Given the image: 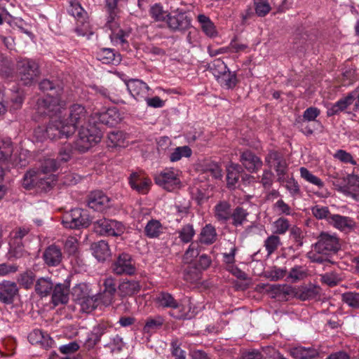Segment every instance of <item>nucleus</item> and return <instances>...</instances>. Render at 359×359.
I'll return each instance as SVG.
<instances>
[{"instance_id":"nucleus-1","label":"nucleus","mask_w":359,"mask_h":359,"mask_svg":"<svg viewBox=\"0 0 359 359\" xmlns=\"http://www.w3.org/2000/svg\"><path fill=\"white\" fill-rule=\"evenodd\" d=\"M341 248L339 238L334 234L321 232L317 237V241L312 245L308 252V257L311 262L318 264H334L332 257Z\"/></svg>"},{"instance_id":"nucleus-2","label":"nucleus","mask_w":359,"mask_h":359,"mask_svg":"<svg viewBox=\"0 0 359 359\" xmlns=\"http://www.w3.org/2000/svg\"><path fill=\"white\" fill-rule=\"evenodd\" d=\"M43 133V137H47L52 140L68 138L74 133V128L72 126H67L60 119L58 116L50 118L45 129L39 127L35 133Z\"/></svg>"},{"instance_id":"nucleus-3","label":"nucleus","mask_w":359,"mask_h":359,"mask_svg":"<svg viewBox=\"0 0 359 359\" xmlns=\"http://www.w3.org/2000/svg\"><path fill=\"white\" fill-rule=\"evenodd\" d=\"M29 228L20 226L12 230L9 234L8 259H20L28 255L24 248L23 238L29 233Z\"/></svg>"},{"instance_id":"nucleus-4","label":"nucleus","mask_w":359,"mask_h":359,"mask_svg":"<svg viewBox=\"0 0 359 359\" xmlns=\"http://www.w3.org/2000/svg\"><path fill=\"white\" fill-rule=\"evenodd\" d=\"M62 104L60 97H55L54 94H48L37 99L34 109L39 116H48L52 118L60 114Z\"/></svg>"},{"instance_id":"nucleus-5","label":"nucleus","mask_w":359,"mask_h":359,"mask_svg":"<svg viewBox=\"0 0 359 359\" xmlns=\"http://www.w3.org/2000/svg\"><path fill=\"white\" fill-rule=\"evenodd\" d=\"M17 74L24 85H31L40 74L39 66L33 60L23 58L18 60Z\"/></svg>"},{"instance_id":"nucleus-6","label":"nucleus","mask_w":359,"mask_h":359,"mask_svg":"<svg viewBox=\"0 0 359 359\" xmlns=\"http://www.w3.org/2000/svg\"><path fill=\"white\" fill-rule=\"evenodd\" d=\"M102 137V133L97 126L82 127L75 142L76 149L81 152L88 150L93 144L99 142Z\"/></svg>"},{"instance_id":"nucleus-7","label":"nucleus","mask_w":359,"mask_h":359,"mask_svg":"<svg viewBox=\"0 0 359 359\" xmlns=\"http://www.w3.org/2000/svg\"><path fill=\"white\" fill-rule=\"evenodd\" d=\"M68 13L77 21L75 32L79 36H86L88 34H91L88 13L79 2L70 0Z\"/></svg>"},{"instance_id":"nucleus-8","label":"nucleus","mask_w":359,"mask_h":359,"mask_svg":"<svg viewBox=\"0 0 359 359\" xmlns=\"http://www.w3.org/2000/svg\"><path fill=\"white\" fill-rule=\"evenodd\" d=\"M93 228L97 234L107 236H121L125 230V226L121 222L106 218L95 221Z\"/></svg>"},{"instance_id":"nucleus-9","label":"nucleus","mask_w":359,"mask_h":359,"mask_svg":"<svg viewBox=\"0 0 359 359\" xmlns=\"http://www.w3.org/2000/svg\"><path fill=\"white\" fill-rule=\"evenodd\" d=\"M112 272L117 276H133L137 272L135 262L132 256L128 253L119 254L112 262Z\"/></svg>"},{"instance_id":"nucleus-10","label":"nucleus","mask_w":359,"mask_h":359,"mask_svg":"<svg viewBox=\"0 0 359 359\" xmlns=\"http://www.w3.org/2000/svg\"><path fill=\"white\" fill-rule=\"evenodd\" d=\"M62 223L67 228H86L90 224L91 219L86 210L75 208L65 215Z\"/></svg>"},{"instance_id":"nucleus-11","label":"nucleus","mask_w":359,"mask_h":359,"mask_svg":"<svg viewBox=\"0 0 359 359\" xmlns=\"http://www.w3.org/2000/svg\"><path fill=\"white\" fill-rule=\"evenodd\" d=\"M121 114L116 107L109 108L104 111H95L90 115L89 121L96 126L102 124L113 127L121 121Z\"/></svg>"},{"instance_id":"nucleus-12","label":"nucleus","mask_w":359,"mask_h":359,"mask_svg":"<svg viewBox=\"0 0 359 359\" xmlns=\"http://www.w3.org/2000/svg\"><path fill=\"white\" fill-rule=\"evenodd\" d=\"M156 184L168 191H172L180 187V180L171 169H165L154 177Z\"/></svg>"},{"instance_id":"nucleus-13","label":"nucleus","mask_w":359,"mask_h":359,"mask_svg":"<svg viewBox=\"0 0 359 359\" xmlns=\"http://www.w3.org/2000/svg\"><path fill=\"white\" fill-rule=\"evenodd\" d=\"M191 20L183 11L177 9L168 15L167 24L168 27L175 32H183L188 29L191 27Z\"/></svg>"},{"instance_id":"nucleus-14","label":"nucleus","mask_w":359,"mask_h":359,"mask_svg":"<svg viewBox=\"0 0 359 359\" xmlns=\"http://www.w3.org/2000/svg\"><path fill=\"white\" fill-rule=\"evenodd\" d=\"M321 294L320 287L311 283L298 287H293V297L302 301L319 299Z\"/></svg>"},{"instance_id":"nucleus-15","label":"nucleus","mask_w":359,"mask_h":359,"mask_svg":"<svg viewBox=\"0 0 359 359\" xmlns=\"http://www.w3.org/2000/svg\"><path fill=\"white\" fill-rule=\"evenodd\" d=\"M128 0H105L104 8L108 15L106 27L111 30L116 29L118 27L117 20L121 13V3L126 2Z\"/></svg>"},{"instance_id":"nucleus-16","label":"nucleus","mask_w":359,"mask_h":359,"mask_svg":"<svg viewBox=\"0 0 359 359\" xmlns=\"http://www.w3.org/2000/svg\"><path fill=\"white\" fill-rule=\"evenodd\" d=\"M39 174V172L34 170L27 171L24 175L22 186L26 189H31L35 186H42L43 188L51 187V183L53 181V179L50 177L45 179Z\"/></svg>"},{"instance_id":"nucleus-17","label":"nucleus","mask_w":359,"mask_h":359,"mask_svg":"<svg viewBox=\"0 0 359 359\" xmlns=\"http://www.w3.org/2000/svg\"><path fill=\"white\" fill-rule=\"evenodd\" d=\"M19 288L13 281L4 280L0 283V302L5 304H11L18 295Z\"/></svg>"},{"instance_id":"nucleus-18","label":"nucleus","mask_w":359,"mask_h":359,"mask_svg":"<svg viewBox=\"0 0 359 359\" xmlns=\"http://www.w3.org/2000/svg\"><path fill=\"white\" fill-rule=\"evenodd\" d=\"M240 161L242 165L250 172H257L262 166V161L259 157L250 150L241 153Z\"/></svg>"},{"instance_id":"nucleus-19","label":"nucleus","mask_w":359,"mask_h":359,"mask_svg":"<svg viewBox=\"0 0 359 359\" xmlns=\"http://www.w3.org/2000/svg\"><path fill=\"white\" fill-rule=\"evenodd\" d=\"M109 198L102 191L90 192L88 196V205L96 211H102L109 206Z\"/></svg>"},{"instance_id":"nucleus-20","label":"nucleus","mask_w":359,"mask_h":359,"mask_svg":"<svg viewBox=\"0 0 359 359\" xmlns=\"http://www.w3.org/2000/svg\"><path fill=\"white\" fill-rule=\"evenodd\" d=\"M126 86L130 95L137 100H145L150 90L147 84L140 79H130L126 83Z\"/></svg>"},{"instance_id":"nucleus-21","label":"nucleus","mask_w":359,"mask_h":359,"mask_svg":"<svg viewBox=\"0 0 359 359\" xmlns=\"http://www.w3.org/2000/svg\"><path fill=\"white\" fill-rule=\"evenodd\" d=\"M129 184L139 194H146L150 189L151 181L141 174L133 172L129 177Z\"/></svg>"},{"instance_id":"nucleus-22","label":"nucleus","mask_w":359,"mask_h":359,"mask_svg":"<svg viewBox=\"0 0 359 359\" xmlns=\"http://www.w3.org/2000/svg\"><path fill=\"white\" fill-rule=\"evenodd\" d=\"M52 292V302L55 306L65 304L69 301V285L67 283H54Z\"/></svg>"},{"instance_id":"nucleus-23","label":"nucleus","mask_w":359,"mask_h":359,"mask_svg":"<svg viewBox=\"0 0 359 359\" xmlns=\"http://www.w3.org/2000/svg\"><path fill=\"white\" fill-rule=\"evenodd\" d=\"M355 95L353 93H348L346 96L339 99L337 102L332 104L327 109V116H332L344 111L350 105L353 104Z\"/></svg>"},{"instance_id":"nucleus-24","label":"nucleus","mask_w":359,"mask_h":359,"mask_svg":"<svg viewBox=\"0 0 359 359\" xmlns=\"http://www.w3.org/2000/svg\"><path fill=\"white\" fill-rule=\"evenodd\" d=\"M86 118V110L81 104H73L69 108V123L67 126H72L74 128V132L79 125L82 124Z\"/></svg>"},{"instance_id":"nucleus-25","label":"nucleus","mask_w":359,"mask_h":359,"mask_svg":"<svg viewBox=\"0 0 359 359\" xmlns=\"http://www.w3.org/2000/svg\"><path fill=\"white\" fill-rule=\"evenodd\" d=\"M97 59L103 64L118 65L121 63L122 57L115 50L104 48L97 53Z\"/></svg>"},{"instance_id":"nucleus-26","label":"nucleus","mask_w":359,"mask_h":359,"mask_svg":"<svg viewBox=\"0 0 359 359\" xmlns=\"http://www.w3.org/2000/svg\"><path fill=\"white\" fill-rule=\"evenodd\" d=\"M45 263L49 266H55L60 264L62 255L61 250L55 245L48 246L43 254Z\"/></svg>"},{"instance_id":"nucleus-27","label":"nucleus","mask_w":359,"mask_h":359,"mask_svg":"<svg viewBox=\"0 0 359 359\" xmlns=\"http://www.w3.org/2000/svg\"><path fill=\"white\" fill-rule=\"evenodd\" d=\"M214 216L219 223H226L231 216V204L226 201H219L214 208Z\"/></svg>"},{"instance_id":"nucleus-28","label":"nucleus","mask_w":359,"mask_h":359,"mask_svg":"<svg viewBox=\"0 0 359 359\" xmlns=\"http://www.w3.org/2000/svg\"><path fill=\"white\" fill-rule=\"evenodd\" d=\"M329 224L334 228L345 232L353 230L355 226V223L351 218L337 214L332 216Z\"/></svg>"},{"instance_id":"nucleus-29","label":"nucleus","mask_w":359,"mask_h":359,"mask_svg":"<svg viewBox=\"0 0 359 359\" xmlns=\"http://www.w3.org/2000/svg\"><path fill=\"white\" fill-rule=\"evenodd\" d=\"M121 297H131L137 294L141 290V285L138 280H123L118 286Z\"/></svg>"},{"instance_id":"nucleus-30","label":"nucleus","mask_w":359,"mask_h":359,"mask_svg":"<svg viewBox=\"0 0 359 359\" xmlns=\"http://www.w3.org/2000/svg\"><path fill=\"white\" fill-rule=\"evenodd\" d=\"M156 303L158 304V306L163 308L179 309L180 311H182V304L168 292H160L156 297Z\"/></svg>"},{"instance_id":"nucleus-31","label":"nucleus","mask_w":359,"mask_h":359,"mask_svg":"<svg viewBox=\"0 0 359 359\" xmlns=\"http://www.w3.org/2000/svg\"><path fill=\"white\" fill-rule=\"evenodd\" d=\"M93 254L98 261H105L111 255L109 246L104 241H100L91 245Z\"/></svg>"},{"instance_id":"nucleus-32","label":"nucleus","mask_w":359,"mask_h":359,"mask_svg":"<svg viewBox=\"0 0 359 359\" xmlns=\"http://www.w3.org/2000/svg\"><path fill=\"white\" fill-rule=\"evenodd\" d=\"M266 162L272 167L273 166L278 175H284L286 168L285 161L282 160L280 154L276 151H271L266 157Z\"/></svg>"},{"instance_id":"nucleus-33","label":"nucleus","mask_w":359,"mask_h":359,"mask_svg":"<svg viewBox=\"0 0 359 359\" xmlns=\"http://www.w3.org/2000/svg\"><path fill=\"white\" fill-rule=\"evenodd\" d=\"M54 283L50 278L41 277L37 279L35 284V292L41 297H47L51 293Z\"/></svg>"},{"instance_id":"nucleus-34","label":"nucleus","mask_w":359,"mask_h":359,"mask_svg":"<svg viewBox=\"0 0 359 359\" xmlns=\"http://www.w3.org/2000/svg\"><path fill=\"white\" fill-rule=\"evenodd\" d=\"M226 181L229 187L235 186L238 182L240 174L243 171L242 165L236 163H231L227 168Z\"/></svg>"},{"instance_id":"nucleus-35","label":"nucleus","mask_w":359,"mask_h":359,"mask_svg":"<svg viewBox=\"0 0 359 359\" xmlns=\"http://www.w3.org/2000/svg\"><path fill=\"white\" fill-rule=\"evenodd\" d=\"M217 234L215 226L212 224H206L200 233V242L206 245H210L217 240Z\"/></svg>"},{"instance_id":"nucleus-36","label":"nucleus","mask_w":359,"mask_h":359,"mask_svg":"<svg viewBox=\"0 0 359 359\" xmlns=\"http://www.w3.org/2000/svg\"><path fill=\"white\" fill-rule=\"evenodd\" d=\"M13 148L10 139L2 141L0 145V161L1 162H11L12 164L18 165V163H14L13 160Z\"/></svg>"},{"instance_id":"nucleus-37","label":"nucleus","mask_w":359,"mask_h":359,"mask_svg":"<svg viewBox=\"0 0 359 359\" xmlns=\"http://www.w3.org/2000/svg\"><path fill=\"white\" fill-rule=\"evenodd\" d=\"M203 247L197 241L191 242L188 249L185 251L182 261L184 264H190L194 259L200 255Z\"/></svg>"},{"instance_id":"nucleus-38","label":"nucleus","mask_w":359,"mask_h":359,"mask_svg":"<svg viewBox=\"0 0 359 359\" xmlns=\"http://www.w3.org/2000/svg\"><path fill=\"white\" fill-rule=\"evenodd\" d=\"M39 89L44 93H47V95L54 94L55 97H60V95L63 91L62 88L60 85L55 84L48 79L42 80L39 83Z\"/></svg>"},{"instance_id":"nucleus-39","label":"nucleus","mask_w":359,"mask_h":359,"mask_svg":"<svg viewBox=\"0 0 359 359\" xmlns=\"http://www.w3.org/2000/svg\"><path fill=\"white\" fill-rule=\"evenodd\" d=\"M318 355V351L311 347H293V358L295 359H312Z\"/></svg>"},{"instance_id":"nucleus-40","label":"nucleus","mask_w":359,"mask_h":359,"mask_svg":"<svg viewBox=\"0 0 359 359\" xmlns=\"http://www.w3.org/2000/svg\"><path fill=\"white\" fill-rule=\"evenodd\" d=\"M198 20L201 24L202 30L207 36L210 37H215L217 36L215 26L209 17L204 14H200L198 16Z\"/></svg>"},{"instance_id":"nucleus-41","label":"nucleus","mask_w":359,"mask_h":359,"mask_svg":"<svg viewBox=\"0 0 359 359\" xmlns=\"http://www.w3.org/2000/svg\"><path fill=\"white\" fill-rule=\"evenodd\" d=\"M162 232V224L156 219L149 221L144 228L145 235L150 238H158Z\"/></svg>"},{"instance_id":"nucleus-42","label":"nucleus","mask_w":359,"mask_h":359,"mask_svg":"<svg viewBox=\"0 0 359 359\" xmlns=\"http://www.w3.org/2000/svg\"><path fill=\"white\" fill-rule=\"evenodd\" d=\"M249 213L246 209L241 206H237L231 212V219H232V225L237 227L242 226L247 221V217Z\"/></svg>"},{"instance_id":"nucleus-43","label":"nucleus","mask_w":359,"mask_h":359,"mask_svg":"<svg viewBox=\"0 0 359 359\" xmlns=\"http://www.w3.org/2000/svg\"><path fill=\"white\" fill-rule=\"evenodd\" d=\"M217 81L226 89L233 88L238 82L235 72H231L229 69L217 79Z\"/></svg>"},{"instance_id":"nucleus-44","label":"nucleus","mask_w":359,"mask_h":359,"mask_svg":"<svg viewBox=\"0 0 359 359\" xmlns=\"http://www.w3.org/2000/svg\"><path fill=\"white\" fill-rule=\"evenodd\" d=\"M98 298L94 294H90L84 297L78 304L81 306V310L84 313H90L95 310L98 304Z\"/></svg>"},{"instance_id":"nucleus-45","label":"nucleus","mask_w":359,"mask_h":359,"mask_svg":"<svg viewBox=\"0 0 359 359\" xmlns=\"http://www.w3.org/2000/svg\"><path fill=\"white\" fill-rule=\"evenodd\" d=\"M107 328L108 325L104 323L98 324L94 328L92 337L87 339L86 344L92 347L96 345L100 341L101 337L107 332Z\"/></svg>"},{"instance_id":"nucleus-46","label":"nucleus","mask_w":359,"mask_h":359,"mask_svg":"<svg viewBox=\"0 0 359 359\" xmlns=\"http://www.w3.org/2000/svg\"><path fill=\"white\" fill-rule=\"evenodd\" d=\"M126 139L125 133L121 130H113L107 135L108 146L116 147L123 146Z\"/></svg>"},{"instance_id":"nucleus-47","label":"nucleus","mask_w":359,"mask_h":359,"mask_svg":"<svg viewBox=\"0 0 359 359\" xmlns=\"http://www.w3.org/2000/svg\"><path fill=\"white\" fill-rule=\"evenodd\" d=\"M59 163L55 159L48 158L46 159L41 165L40 168L36 170L39 172V175H47L52 173L57 170Z\"/></svg>"},{"instance_id":"nucleus-48","label":"nucleus","mask_w":359,"mask_h":359,"mask_svg":"<svg viewBox=\"0 0 359 359\" xmlns=\"http://www.w3.org/2000/svg\"><path fill=\"white\" fill-rule=\"evenodd\" d=\"M184 279L191 283H197L201 279V271L196 266H188L184 272Z\"/></svg>"},{"instance_id":"nucleus-49","label":"nucleus","mask_w":359,"mask_h":359,"mask_svg":"<svg viewBox=\"0 0 359 359\" xmlns=\"http://www.w3.org/2000/svg\"><path fill=\"white\" fill-rule=\"evenodd\" d=\"M90 294V292L85 284H79L73 288L72 296L76 304L81 302L84 299V297Z\"/></svg>"},{"instance_id":"nucleus-50","label":"nucleus","mask_w":359,"mask_h":359,"mask_svg":"<svg viewBox=\"0 0 359 359\" xmlns=\"http://www.w3.org/2000/svg\"><path fill=\"white\" fill-rule=\"evenodd\" d=\"M299 170L301 177L306 181L317 186L318 188L324 187V182L319 177L313 175L307 168L302 167Z\"/></svg>"},{"instance_id":"nucleus-51","label":"nucleus","mask_w":359,"mask_h":359,"mask_svg":"<svg viewBox=\"0 0 359 359\" xmlns=\"http://www.w3.org/2000/svg\"><path fill=\"white\" fill-rule=\"evenodd\" d=\"M299 170L301 177L306 181L317 186L318 188L324 187V182L319 177L313 175L307 168L302 167Z\"/></svg>"},{"instance_id":"nucleus-52","label":"nucleus","mask_w":359,"mask_h":359,"mask_svg":"<svg viewBox=\"0 0 359 359\" xmlns=\"http://www.w3.org/2000/svg\"><path fill=\"white\" fill-rule=\"evenodd\" d=\"M299 170L301 177L306 181L317 186L318 188L324 187V182L319 177L313 175L307 168L302 167Z\"/></svg>"},{"instance_id":"nucleus-53","label":"nucleus","mask_w":359,"mask_h":359,"mask_svg":"<svg viewBox=\"0 0 359 359\" xmlns=\"http://www.w3.org/2000/svg\"><path fill=\"white\" fill-rule=\"evenodd\" d=\"M164 320L161 316H156L154 318H148L144 327V333H149L160 329L163 325Z\"/></svg>"},{"instance_id":"nucleus-54","label":"nucleus","mask_w":359,"mask_h":359,"mask_svg":"<svg viewBox=\"0 0 359 359\" xmlns=\"http://www.w3.org/2000/svg\"><path fill=\"white\" fill-rule=\"evenodd\" d=\"M210 69L217 79L229 69L221 59H216L210 65Z\"/></svg>"},{"instance_id":"nucleus-55","label":"nucleus","mask_w":359,"mask_h":359,"mask_svg":"<svg viewBox=\"0 0 359 359\" xmlns=\"http://www.w3.org/2000/svg\"><path fill=\"white\" fill-rule=\"evenodd\" d=\"M192 154L191 149L188 146L178 147L170 155V160L175 162L181 159L182 157H189Z\"/></svg>"},{"instance_id":"nucleus-56","label":"nucleus","mask_w":359,"mask_h":359,"mask_svg":"<svg viewBox=\"0 0 359 359\" xmlns=\"http://www.w3.org/2000/svg\"><path fill=\"white\" fill-rule=\"evenodd\" d=\"M178 233L181 241L184 243H187L191 241L194 236L195 235V231L193 225L188 224L183 226V227L178 231Z\"/></svg>"},{"instance_id":"nucleus-57","label":"nucleus","mask_w":359,"mask_h":359,"mask_svg":"<svg viewBox=\"0 0 359 359\" xmlns=\"http://www.w3.org/2000/svg\"><path fill=\"white\" fill-rule=\"evenodd\" d=\"M312 213L318 219H326L328 223L333 215L330 213L329 208L326 206L316 205L311 209Z\"/></svg>"},{"instance_id":"nucleus-58","label":"nucleus","mask_w":359,"mask_h":359,"mask_svg":"<svg viewBox=\"0 0 359 359\" xmlns=\"http://www.w3.org/2000/svg\"><path fill=\"white\" fill-rule=\"evenodd\" d=\"M149 13L151 18H154L155 21H164L166 18L168 19V15H170V13L168 14L167 12L163 9V7L158 4L151 8Z\"/></svg>"},{"instance_id":"nucleus-59","label":"nucleus","mask_w":359,"mask_h":359,"mask_svg":"<svg viewBox=\"0 0 359 359\" xmlns=\"http://www.w3.org/2000/svg\"><path fill=\"white\" fill-rule=\"evenodd\" d=\"M256 14L259 17L266 15L271 11V6L267 0H254Z\"/></svg>"},{"instance_id":"nucleus-60","label":"nucleus","mask_w":359,"mask_h":359,"mask_svg":"<svg viewBox=\"0 0 359 359\" xmlns=\"http://www.w3.org/2000/svg\"><path fill=\"white\" fill-rule=\"evenodd\" d=\"M34 279V273L31 271H27L20 274L18 280L25 289H29L33 285Z\"/></svg>"},{"instance_id":"nucleus-61","label":"nucleus","mask_w":359,"mask_h":359,"mask_svg":"<svg viewBox=\"0 0 359 359\" xmlns=\"http://www.w3.org/2000/svg\"><path fill=\"white\" fill-rule=\"evenodd\" d=\"M280 243V238L277 236H271L267 238L264 242V246L268 252V255H271L278 248Z\"/></svg>"},{"instance_id":"nucleus-62","label":"nucleus","mask_w":359,"mask_h":359,"mask_svg":"<svg viewBox=\"0 0 359 359\" xmlns=\"http://www.w3.org/2000/svg\"><path fill=\"white\" fill-rule=\"evenodd\" d=\"M114 30H111L113 34H111V39L116 41V43H119L123 48H127L128 47V43L126 40V36H128L129 34L122 29H119L118 32L115 33Z\"/></svg>"},{"instance_id":"nucleus-63","label":"nucleus","mask_w":359,"mask_h":359,"mask_svg":"<svg viewBox=\"0 0 359 359\" xmlns=\"http://www.w3.org/2000/svg\"><path fill=\"white\" fill-rule=\"evenodd\" d=\"M309 275V270L306 267L302 266H295L293 267V282L303 280Z\"/></svg>"},{"instance_id":"nucleus-64","label":"nucleus","mask_w":359,"mask_h":359,"mask_svg":"<svg viewBox=\"0 0 359 359\" xmlns=\"http://www.w3.org/2000/svg\"><path fill=\"white\" fill-rule=\"evenodd\" d=\"M343 300L345 303L353 308H359V293L346 292L343 294Z\"/></svg>"}]
</instances>
